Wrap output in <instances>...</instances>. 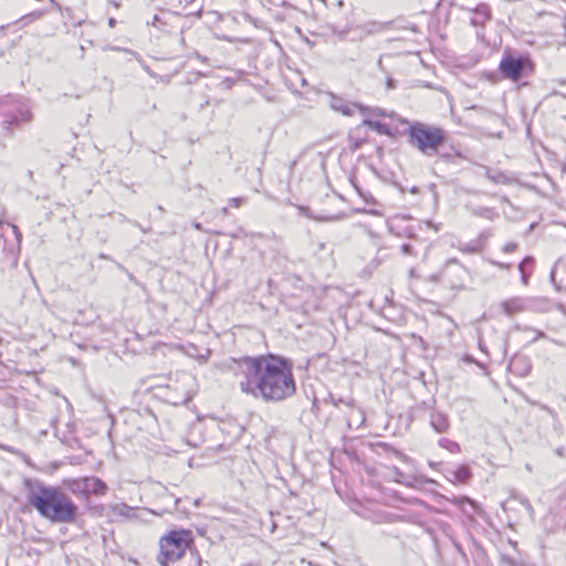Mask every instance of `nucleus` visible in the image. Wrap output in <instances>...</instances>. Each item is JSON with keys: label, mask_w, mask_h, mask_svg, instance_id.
I'll use <instances>...</instances> for the list:
<instances>
[{"label": "nucleus", "mask_w": 566, "mask_h": 566, "mask_svg": "<svg viewBox=\"0 0 566 566\" xmlns=\"http://www.w3.org/2000/svg\"><path fill=\"white\" fill-rule=\"evenodd\" d=\"M30 116H31L30 113H28L24 118L28 120V119H30Z\"/></svg>", "instance_id": "nucleus-49"}, {"label": "nucleus", "mask_w": 566, "mask_h": 566, "mask_svg": "<svg viewBox=\"0 0 566 566\" xmlns=\"http://www.w3.org/2000/svg\"><path fill=\"white\" fill-rule=\"evenodd\" d=\"M65 486L75 495L85 496V476L64 481Z\"/></svg>", "instance_id": "nucleus-14"}, {"label": "nucleus", "mask_w": 566, "mask_h": 566, "mask_svg": "<svg viewBox=\"0 0 566 566\" xmlns=\"http://www.w3.org/2000/svg\"><path fill=\"white\" fill-rule=\"evenodd\" d=\"M85 497L88 495H105L108 486L107 484L97 476H85Z\"/></svg>", "instance_id": "nucleus-9"}, {"label": "nucleus", "mask_w": 566, "mask_h": 566, "mask_svg": "<svg viewBox=\"0 0 566 566\" xmlns=\"http://www.w3.org/2000/svg\"><path fill=\"white\" fill-rule=\"evenodd\" d=\"M196 56H197L200 61H206V60H207V57H202V56H201L200 54H198V53L196 54Z\"/></svg>", "instance_id": "nucleus-43"}, {"label": "nucleus", "mask_w": 566, "mask_h": 566, "mask_svg": "<svg viewBox=\"0 0 566 566\" xmlns=\"http://www.w3.org/2000/svg\"><path fill=\"white\" fill-rule=\"evenodd\" d=\"M331 107L336 111V112H339L342 113L343 115H346V116H350L353 115V104H348L347 102H345L343 98L336 96V95H332L331 97Z\"/></svg>", "instance_id": "nucleus-13"}, {"label": "nucleus", "mask_w": 566, "mask_h": 566, "mask_svg": "<svg viewBox=\"0 0 566 566\" xmlns=\"http://www.w3.org/2000/svg\"><path fill=\"white\" fill-rule=\"evenodd\" d=\"M223 213H228V208H223Z\"/></svg>", "instance_id": "nucleus-51"}, {"label": "nucleus", "mask_w": 566, "mask_h": 566, "mask_svg": "<svg viewBox=\"0 0 566 566\" xmlns=\"http://www.w3.org/2000/svg\"><path fill=\"white\" fill-rule=\"evenodd\" d=\"M300 210L308 218H313L310 213V209L306 207H300Z\"/></svg>", "instance_id": "nucleus-37"}, {"label": "nucleus", "mask_w": 566, "mask_h": 566, "mask_svg": "<svg viewBox=\"0 0 566 566\" xmlns=\"http://www.w3.org/2000/svg\"><path fill=\"white\" fill-rule=\"evenodd\" d=\"M409 192L410 193H413V195H418L419 193V188L417 186H413L409 189Z\"/></svg>", "instance_id": "nucleus-41"}, {"label": "nucleus", "mask_w": 566, "mask_h": 566, "mask_svg": "<svg viewBox=\"0 0 566 566\" xmlns=\"http://www.w3.org/2000/svg\"><path fill=\"white\" fill-rule=\"evenodd\" d=\"M473 214L491 220L495 216V212L491 208L478 207L473 209Z\"/></svg>", "instance_id": "nucleus-23"}, {"label": "nucleus", "mask_w": 566, "mask_h": 566, "mask_svg": "<svg viewBox=\"0 0 566 566\" xmlns=\"http://www.w3.org/2000/svg\"><path fill=\"white\" fill-rule=\"evenodd\" d=\"M195 228L200 229L201 228L200 223H195Z\"/></svg>", "instance_id": "nucleus-47"}, {"label": "nucleus", "mask_w": 566, "mask_h": 566, "mask_svg": "<svg viewBox=\"0 0 566 566\" xmlns=\"http://www.w3.org/2000/svg\"><path fill=\"white\" fill-rule=\"evenodd\" d=\"M401 252L405 254V255H416V251H415V247L410 243H403L401 245Z\"/></svg>", "instance_id": "nucleus-27"}, {"label": "nucleus", "mask_w": 566, "mask_h": 566, "mask_svg": "<svg viewBox=\"0 0 566 566\" xmlns=\"http://www.w3.org/2000/svg\"><path fill=\"white\" fill-rule=\"evenodd\" d=\"M489 262L496 266L497 269H501V270H510L512 264L511 263H504V262H499V261H495V260H489Z\"/></svg>", "instance_id": "nucleus-28"}, {"label": "nucleus", "mask_w": 566, "mask_h": 566, "mask_svg": "<svg viewBox=\"0 0 566 566\" xmlns=\"http://www.w3.org/2000/svg\"><path fill=\"white\" fill-rule=\"evenodd\" d=\"M333 403H334V406H336V407H338V405H339V403H344V405H346V406H348V407H352V406H354V400H353V399H347V400H346V399L339 398V399H337V400H334V399H333Z\"/></svg>", "instance_id": "nucleus-30"}, {"label": "nucleus", "mask_w": 566, "mask_h": 566, "mask_svg": "<svg viewBox=\"0 0 566 566\" xmlns=\"http://www.w3.org/2000/svg\"><path fill=\"white\" fill-rule=\"evenodd\" d=\"M516 249H517V243H515V242L506 243V244L502 248L503 252H505V253H512V252H514Z\"/></svg>", "instance_id": "nucleus-29"}, {"label": "nucleus", "mask_w": 566, "mask_h": 566, "mask_svg": "<svg viewBox=\"0 0 566 566\" xmlns=\"http://www.w3.org/2000/svg\"><path fill=\"white\" fill-rule=\"evenodd\" d=\"M325 248H326V244H325V243H321V244H319V250H321V251H323Z\"/></svg>", "instance_id": "nucleus-44"}, {"label": "nucleus", "mask_w": 566, "mask_h": 566, "mask_svg": "<svg viewBox=\"0 0 566 566\" xmlns=\"http://www.w3.org/2000/svg\"><path fill=\"white\" fill-rule=\"evenodd\" d=\"M451 480L460 483H465L471 478L470 469L464 464L459 465L455 470L451 471Z\"/></svg>", "instance_id": "nucleus-16"}, {"label": "nucleus", "mask_w": 566, "mask_h": 566, "mask_svg": "<svg viewBox=\"0 0 566 566\" xmlns=\"http://www.w3.org/2000/svg\"><path fill=\"white\" fill-rule=\"evenodd\" d=\"M244 201V198L238 197L230 199V205L234 208H239Z\"/></svg>", "instance_id": "nucleus-31"}, {"label": "nucleus", "mask_w": 566, "mask_h": 566, "mask_svg": "<svg viewBox=\"0 0 566 566\" xmlns=\"http://www.w3.org/2000/svg\"><path fill=\"white\" fill-rule=\"evenodd\" d=\"M363 125L369 127L370 129L377 132L380 135L391 136V129L385 123L373 120L370 118H365L363 120Z\"/></svg>", "instance_id": "nucleus-15"}, {"label": "nucleus", "mask_w": 566, "mask_h": 566, "mask_svg": "<svg viewBox=\"0 0 566 566\" xmlns=\"http://www.w3.org/2000/svg\"><path fill=\"white\" fill-rule=\"evenodd\" d=\"M353 106L355 108H358V111L360 112L361 115L366 116V115H375V116H380V117H385L387 116L386 112L381 108H370L368 106H365L363 104H358V103H354Z\"/></svg>", "instance_id": "nucleus-17"}, {"label": "nucleus", "mask_w": 566, "mask_h": 566, "mask_svg": "<svg viewBox=\"0 0 566 566\" xmlns=\"http://www.w3.org/2000/svg\"><path fill=\"white\" fill-rule=\"evenodd\" d=\"M334 33L337 35V38L342 41L348 39V35L352 34V27L345 28L340 31L334 30Z\"/></svg>", "instance_id": "nucleus-26"}, {"label": "nucleus", "mask_w": 566, "mask_h": 566, "mask_svg": "<svg viewBox=\"0 0 566 566\" xmlns=\"http://www.w3.org/2000/svg\"><path fill=\"white\" fill-rule=\"evenodd\" d=\"M12 229H13V232H14V234L17 237L18 242H20L22 235H21V233L19 231V228L17 226L12 224Z\"/></svg>", "instance_id": "nucleus-34"}, {"label": "nucleus", "mask_w": 566, "mask_h": 566, "mask_svg": "<svg viewBox=\"0 0 566 566\" xmlns=\"http://www.w3.org/2000/svg\"><path fill=\"white\" fill-rule=\"evenodd\" d=\"M43 15V12L40 10L32 11L23 17H21L19 20H17L15 24H21V28L27 27L28 24L39 20Z\"/></svg>", "instance_id": "nucleus-19"}, {"label": "nucleus", "mask_w": 566, "mask_h": 566, "mask_svg": "<svg viewBox=\"0 0 566 566\" xmlns=\"http://www.w3.org/2000/svg\"><path fill=\"white\" fill-rule=\"evenodd\" d=\"M12 229H13V232H14V234L17 237L18 242H20L22 235H21V233L19 231V228L17 226L12 224Z\"/></svg>", "instance_id": "nucleus-33"}, {"label": "nucleus", "mask_w": 566, "mask_h": 566, "mask_svg": "<svg viewBox=\"0 0 566 566\" xmlns=\"http://www.w3.org/2000/svg\"><path fill=\"white\" fill-rule=\"evenodd\" d=\"M392 27V21H377L368 20L355 25H352L350 41L361 42L369 36L380 34Z\"/></svg>", "instance_id": "nucleus-6"}, {"label": "nucleus", "mask_w": 566, "mask_h": 566, "mask_svg": "<svg viewBox=\"0 0 566 566\" xmlns=\"http://www.w3.org/2000/svg\"><path fill=\"white\" fill-rule=\"evenodd\" d=\"M296 165V161L291 163V168H293Z\"/></svg>", "instance_id": "nucleus-50"}, {"label": "nucleus", "mask_w": 566, "mask_h": 566, "mask_svg": "<svg viewBox=\"0 0 566 566\" xmlns=\"http://www.w3.org/2000/svg\"><path fill=\"white\" fill-rule=\"evenodd\" d=\"M316 221L326 220L325 218H314Z\"/></svg>", "instance_id": "nucleus-48"}, {"label": "nucleus", "mask_w": 566, "mask_h": 566, "mask_svg": "<svg viewBox=\"0 0 566 566\" xmlns=\"http://www.w3.org/2000/svg\"><path fill=\"white\" fill-rule=\"evenodd\" d=\"M503 312L507 316H513L516 313L524 311L523 300L520 297H513L506 301H503L501 304Z\"/></svg>", "instance_id": "nucleus-12"}, {"label": "nucleus", "mask_w": 566, "mask_h": 566, "mask_svg": "<svg viewBox=\"0 0 566 566\" xmlns=\"http://www.w3.org/2000/svg\"><path fill=\"white\" fill-rule=\"evenodd\" d=\"M394 186L399 189V191L401 193H405L406 192V189L399 184V182H394Z\"/></svg>", "instance_id": "nucleus-40"}, {"label": "nucleus", "mask_w": 566, "mask_h": 566, "mask_svg": "<svg viewBox=\"0 0 566 566\" xmlns=\"http://www.w3.org/2000/svg\"><path fill=\"white\" fill-rule=\"evenodd\" d=\"M535 265V259L531 255L525 256L518 264V272L521 274V281L523 285L527 286L530 283V277L533 274Z\"/></svg>", "instance_id": "nucleus-11"}, {"label": "nucleus", "mask_w": 566, "mask_h": 566, "mask_svg": "<svg viewBox=\"0 0 566 566\" xmlns=\"http://www.w3.org/2000/svg\"><path fill=\"white\" fill-rule=\"evenodd\" d=\"M223 368L240 378L241 392L266 403L282 402L296 392L293 361L285 356L269 353L230 357Z\"/></svg>", "instance_id": "nucleus-1"}, {"label": "nucleus", "mask_w": 566, "mask_h": 566, "mask_svg": "<svg viewBox=\"0 0 566 566\" xmlns=\"http://www.w3.org/2000/svg\"><path fill=\"white\" fill-rule=\"evenodd\" d=\"M497 70L503 80L518 82L534 73L535 63L527 53L505 49Z\"/></svg>", "instance_id": "nucleus-5"}, {"label": "nucleus", "mask_w": 566, "mask_h": 566, "mask_svg": "<svg viewBox=\"0 0 566 566\" xmlns=\"http://www.w3.org/2000/svg\"><path fill=\"white\" fill-rule=\"evenodd\" d=\"M107 23L109 28H114L117 24V20L115 18H109Z\"/></svg>", "instance_id": "nucleus-39"}, {"label": "nucleus", "mask_w": 566, "mask_h": 566, "mask_svg": "<svg viewBox=\"0 0 566 566\" xmlns=\"http://www.w3.org/2000/svg\"><path fill=\"white\" fill-rule=\"evenodd\" d=\"M517 363H518V359H514V360L511 363V365H512V366H515Z\"/></svg>", "instance_id": "nucleus-45"}, {"label": "nucleus", "mask_w": 566, "mask_h": 566, "mask_svg": "<svg viewBox=\"0 0 566 566\" xmlns=\"http://www.w3.org/2000/svg\"><path fill=\"white\" fill-rule=\"evenodd\" d=\"M453 7L462 11L471 13L470 23L474 27H484L492 19V11L489 4L479 3L475 7H467L464 4L453 3Z\"/></svg>", "instance_id": "nucleus-8"}, {"label": "nucleus", "mask_w": 566, "mask_h": 566, "mask_svg": "<svg viewBox=\"0 0 566 566\" xmlns=\"http://www.w3.org/2000/svg\"><path fill=\"white\" fill-rule=\"evenodd\" d=\"M27 501L38 514L53 524H74L78 506L62 486L24 480Z\"/></svg>", "instance_id": "nucleus-2"}, {"label": "nucleus", "mask_w": 566, "mask_h": 566, "mask_svg": "<svg viewBox=\"0 0 566 566\" xmlns=\"http://www.w3.org/2000/svg\"><path fill=\"white\" fill-rule=\"evenodd\" d=\"M43 15V12L40 10L32 11L23 17H21L19 20H17L15 24H21V28L27 27L28 24L39 20Z\"/></svg>", "instance_id": "nucleus-18"}, {"label": "nucleus", "mask_w": 566, "mask_h": 566, "mask_svg": "<svg viewBox=\"0 0 566 566\" xmlns=\"http://www.w3.org/2000/svg\"><path fill=\"white\" fill-rule=\"evenodd\" d=\"M522 503L528 511H533V507L527 499H524Z\"/></svg>", "instance_id": "nucleus-38"}, {"label": "nucleus", "mask_w": 566, "mask_h": 566, "mask_svg": "<svg viewBox=\"0 0 566 566\" xmlns=\"http://www.w3.org/2000/svg\"><path fill=\"white\" fill-rule=\"evenodd\" d=\"M317 411H318V401L316 398H314V400L312 402V412L316 415Z\"/></svg>", "instance_id": "nucleus-35"}, {"label": "nucleus", "mask_w": 566, "mask_h": 566, "mask_svg": "<svg viewBox=\"0 0 566 566\" xmlns=\"http://www.w3.org/2000/svg\"><path fill=\"white\" fill-rule=\"evenodd\" d=\"M436 156H438L442 161H446V163H453L455 158H463V155L459 150H455L452 154V153H444V151H442V149H440L439 154H436Z\"/></svg>", "instance_id": "nucleus-21"}, {"label": "nucleus", "mask_w": 566, "mask_h": 566, "mask_svg": "<svg viewBox=\"0 0 566 566\" xmlns=\"http://www.w3.org/2000/svg\"><path fill=\"white\" fill-rule=\"evenodd\" d=\"M465 361L468 363H474V358L472 356H465Z\"/></svg>", "instance_id": "nucleus-42"}, {"label": "nucleus", "mask_w": 566, "mask_h": 566, "mask_svg": "<svg viewBox=\"0 0 566 566\" xmlns=\"http://www.w3.org/2000/svg\"><path fill=\"white\" fill-rule=\"evenodd\" d=\"M467 276V269L457 259H449L441 270L442 281L451 289L463 287Z\"/></svg>", "instance_id": "nucleus-7"}, {"label": "nucleus", "mask_w": 566, "mask_h": 566, "mask_svg": "<svg viewBox=\"0 0 566 566\" xmlns=\"http://www.w3.org/2000/svg\"><path fill=\"white\" fill-rule=\"evenodd\" d=\"M486 177H488V179H490L494 184H505L506 180H507L506 176L503 172H501V171L488 170Z\"/></svg>", "instance_id": "nucleus-22"}, {"label": "nucleus", "mask_w": 566, "mask_h": 566, "mask_svg": "<svg viewBox=\"0 0 566 566\" xmlns=\"http://www.w3.org/2000/svg\"><path fill=\"white\" fill-rule=\"evenodd\" d=\"M430 426L437 433H446L450 429V421L446 413L441 411H431Z\"/></svg>", "instance_id": "nucleus-10"}, {"label": "nucleus", "mask_w": 566, "mask_h": 566, "mask_svg": "<svg viewBox=\"0 0 566 566\" xmlns=\"http://www.w3.org/2000/svg\"><path fill=\"white\" fill-rule=\"evenodd\" d=\"M195 505H196V506H199V505H200V500H199V499H197V500L195 501Z\"/></svg>", "instance_id": "nucleus-46"}, {"label": "nucleus", "mask_w": 566, "mask_h": 566, "mask_svg": "<svg viewBox=\"0 0 566 566\" xmlns=\"http://www.w3.org/2000/svg\"><path fill=\"white\" fill-rule=\"evenodd\" d=\"M450 502L459 507H462L464 503H469L474 509L478 506L475 501H473L472 499H470L468 496L453 497L452 500H450Z\"/></svg>", "instance_id": "nucleus-25"}, {"label": "nucleus", "mask_w": 566, "mask_h": 566, "mask_svg": "<svg viewBox=\"0 0 566 566\" xmlns=\"http://www.w3.org/2000/svg\"><path fill=\"white\" fill-rule=\"evenodd\" d=\"M193 542L195 537L190 530L180 528L168 532L159 541L160 552L157 556V563L160 566H169V564L182 558L187 549H190L191 555L197 557V563L200 566L202 559L198 549L192 547Z\"/></svg>", "instance_id": "nucleus-4"}, {"label": "nucleus", "mask_w": 566, "mask_h": 566, "mask_svg": "<svg viewBox=\"0 0 566 566\" xmlns=\"http://www.w3.org/2000/svg\"><path fill=\"white\" fill-rule=\"evenodd\" d=\"M399 122L408 125V128L405 130L408 143L422 155L428 157L436 156L444 147L448 132L442 127L419 120L409 122L406 118H400Z\"/></svg>", "instance_id": "nucleus-3"}, {"label": "nucleus", "mask_w": 566, "mask_h": 566, "mask_svg": "<svg viewBox=\"0 0 566 566\" xmlns=\"http://www.w3.org/2000/svg\"><path fill=\"white\" fill-rule=\"evenodd\" d=\"M159 21H160L159 15H158V14H155V15L153 17L151 21H150V22H147V23H148V24H150V25L156 27V25H157V23H158Z\"/></svg>", "instance_id": "nucleus-36"}, {"label": "nucleus", "mask_w": 566, "mask_h": 566, "mask_svg": "<svg viewBox=\"0 0 566 566\" xmlns=\"http://www.w3.org/2000/svg\"><path fill=\"white\" fill-rule=\"evenodd\" d=\"M438 444H439L441 448H443V449H446V450L450 451L451 453H458V452H460V450H461V449H460V446H459V443H458V442L452 441V440L447 439V438H441V439L438 441Z\"/></svg>", "instance_id": "nucleus-20"}, {"label": "nucleus", "mask_w": 566, "mask_h": 566, "mask_svg": "<svg viewBox=\"0 0 566 566\" xmlns=\"http://www.w3.org/2000/svg\"><path fill=\"white\" fill-rule=\"evenodd\" d=\"M458 249L465 253H476L479 251V244L476 241H471L469 243L460 244Z\"/></svg>", "instance_id": "nucleus-24"}, {"label": "nucleus", "mask_w": 566, "mask_h": 566, "mask_svg": "<svg viewBox=\"0 0 566 566\" xmlns=\"http://www.w3.org/2000/svg\"><path fill=\"white\" fill-rule=\"evenodd\" d=\"M6 124H7V127L6 128H10V126L12 125H18L19 124V119L17 117L10 119V120H6Z\"/></svg>", "instance_id": "nucleus-32"}]
</instances>
